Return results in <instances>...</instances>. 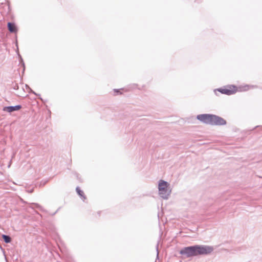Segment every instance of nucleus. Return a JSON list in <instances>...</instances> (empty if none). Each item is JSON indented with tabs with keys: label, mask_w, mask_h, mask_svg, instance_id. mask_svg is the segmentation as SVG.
I'll return each instance as SVG.
<instances>
[{
	"label": "nucleus",
	"mask_w": 262,
	"mask_h": 262,
	"mask_svg": "<svg viewBox=\"0 0 262 262\" xmlns=\"http://www.w3.org/2000/svg\"><path fill=\"white\" fill-rule=\"evenodd\" d=\"M2 238L3 240L5 242V243L8 244L11 243L12 239L9 235L6 234H2Z\"/></svg>",
	"instance_id": "6e6552de"
},
{
	"label": "nucleus",
	"mask_w": 262,
	"mask_h": 262,
	"mask_svg": "<svg viewBox=\"0 0 262 262\" xmlns=\"http://www.w3.org/2000/svg\"><path fill=\"white\" fill-rule=\"evenodd\" d=\"M250 87V85H246L244 86V91H247L249 90V88Z\"/></svg>",
	"instance_id": "2eb2a0df"
},
{
	"label": "nucleus",
	"mask_w": 262,
	"mask_h": 262,
	"mask_svg": "<svg viewBox=\"0 0 262 262\" xmlns=\"http://www.w3.org/2000/svg\"><path fill=\"white\" fill-rule=\"evenodd\" d=\"M46 183H47V181L44 182L43 183V185H45L46 184Z\"/></svg>",
	"instance_id": "a211bd4d"
},
{
	"label": "nucleus",
	"mask_w": 262,
	"mask_h": 262,
	"mask_svg": "<svg viewBox=\"0 0 262 262\" xmlns=\"http://www.w3.org/2000/svg\"><path fill=\"white\" fill-rule=\"evenodd\" d=\"M26 87L29 90V93H32V94H33L34 95H36V96H38L39 97V98L42 101H43V99H42V98L40 97V94H37L36 93H35L34 91H33L27 84H26Z\"/></svg>",
	"instance_id": "1a4fd4ad"
},
{
	"label": "nucleus",
	"mask_w": 262,
	"mask_h": 262,
	"mask_svg": "<svg viewBox=\"0 0 262 262\" xmlns=\"http://www.w3.org/2000/svg\"><path fill=\"white\" fill-rule=\"evenodd\" d=\"M76 175L77 178H78V173H76Z\"/></svg>",
	"instance_id": "6ab92c4d"
},
{
	"label": "nucleus",
	"mask_w": 262,
	"mask_h": 262,
	"mask_svg": "<svg viewBox=\"0 0 262 262\" xmlns=\"http://www.w3.org/2000/svg\"><path fill=\"white\" fill-rule=\"evenodd\" d=\"M121 90H122L121 89H114V93H115V95H119V94H121L122 93L120 92V91Z\"/></svg>",
	"instance_id": "ddd939ff"
},
{
	"label": "nucleus",
	"mask_w": 262,
	"mask_h": 262,
	"mask_svg": "<svg viewBox=\"0 0 262 262\" xmlns=\"http://www.w3.org/2000/svg\"><path fill=\"white\" fill-rule=\"evenodd\" d=\"M196 119L201 122L211 125H225L227 121L222 117L216 115L210 114H202L198 115Z\"/></svg>",
	"instance_id": "f03ea898"
},
{
	"label": "nucleus",
	"mask_w": 262,
	"mask_h": 262,
	"mask_svg": "<svg viewBox=\"0 0 262 262\" xmlns=\"http://www.w3.org/2000/svg\"><path fill=\"white\" fill-rule=\"evenodd\" d=\"M158 247H159V243H158V244H157V246H156V250H157V258H159V250H158Z\"/></svg>",
	"instance_id": "4468645a"
},
{
	"label": "nucleus",
	"mask_w": 262,
	"mask_h": 262,
	"mask_svg": "<svg viewBox=\"0 0 262 262\" xmlns=\"http://www.w3.org/2000/svg\"><path fill=\"white\" fill-rule=\"evenodd\" d=\"M59 208H58V209H57V210H56L54 213H53L52 214V216L54 215H55V214L58 212V211L59 210Z\"/></svg>",
	"instance_id": "dca6fc26"
},
{
	"label": "nucleus",
	"mask_w": 262,
	"mask_h": 262,
	"mask_svg": "<svg viewBox=\"0 0 262 262\" xmlns=\"http://www.w3.org/2000/svg\"><path fill=\"white\" fill-rule=\"evenodd\" d=\"M21 107L22 106L20 104L15 106H6L3 107V111L11 113L12 112L19 110L20 108H21Z\"/></svg>",
	"instance_id": "39448f33"
},
{
	"label": "nucleus",
	"mask_w": 262,
	"mask_h": 262,
	"mask_svg": "<svg viewBox=\"0 0 262 262\" xmlns=\"http://www.w3.org/2000/svg\"><path fill=\"white\" fill-rule=\"evenodd\" d=\"M31 204L32 205H34V207L38 209L39 210H40L41 211H45V210L43 209V208L41 205H40L39 204H38V203H31Z\"/></svg>",
	"instance_id": "9b49d317"
},
{
	"label": "nucleus",
	"mask_w": 262,
	"mask_h": 262,
	"mask_svg": "<svg viewBox=\"0 0 262 262\" xmlns=\"http://www.w3.org/2000/svg\"><path fill=\"white\" fill-rule=\"evenodd\" d=\"M18 55L19 57V63L21 64V66L23 67V73H24L25 72V62L23 60V58L21 57V56H20V55L18 53Z\"/></svg>",
	"instance_id": "9d476101"
},
{
	"label": "nucleus",
	"mask_w": 262,
	"mask_h": 262,
	"mask_svg": "<svg viewBox=\"0 0 262 262\" xmlns=\"http://www.w3.org/2000/svg\"><path fill=\"white\" fill-rule=\"evenodd\" d=\"M159 194L163 199L167 200L171 193L169 189V184L163 180H160L158 183Z\"/></svg>",
	"instance_id": "7ed1b4c3"
},
{
	"label": "nucleus",
	"mask_w": 262,
	"mask_h": 262,
	"mask_svg": "<svg viewBox=\"0 0 262 262\" xmlns=\"http://www.w3.org/2000/svg\"><path fill=\"white\" fill-rule=\"evenodd\" d=\"M7 28L11 33H16L18 31V28L14 22L9 21L7 23Z\"/></svg>",
	"instance_id": "423d86ee"
},
{
	"label": "nucleus",
	"mask_w": 262,
	"mask_h": 262,
	"mask_svg": "<svg viewBox=\"0 0 262 262\" xmlns=\"http://www.w3.org/2000/svg\"><path fill=\"white\" fill-rule=\"evenodd\" d=\"M217 92L222 94L229 96L235 94L237 92V87L234 85H229L214 90V94L216 95H217Z\"/></svg>",
	"instance_id": "20e7f679"
},
{
	"label": "nucleus",
	"mask_w": 262,
	"mask_h": 262,
	"mask_svg": "<svg viewBox=\"0 0 262 262\" xmlns=\"http://www.w3.org/2000/svg\"><path fill=\"white\" fill-rule=\"evenodd\" d=\"M76 191L77 193L81 197V198L84 201L86 199V196L84 194L83 191L80 189L79 187L76 188Z\"/></svg>",
	"instance_id": "0eeeda50"
},
{
	"label": "nucleus",
	"mask_w": 262,
	"mask_h": 262,
	"mask_svg": "<svg viewBox=\"0 0 262 262\" xmlns=\"http://www.w3.org/2000/svg\"><path fill=\"white\" fill-rule=\"evenodd\" d=\"M33 191V189H31L29 191V192L30 193H32V192Z\"/></svg>",
	"instance_id": "f3484780"
},
{
	"label": "nucleus",
	"mask_w": 262,
	"mask_h": 262,
	"mask_svg": "<svg viewBox=\"0 0 262 262\" xmlns=\"http://www.w3.org/2000/svg\"><path fill=\"white\" fill-rule=\"evenodd\" d=\"M213 249V247L211 246L194 245L182 248L179 253L184 258H189L209 254Z\"/></svg>",
	"instance_id": "f257e3e1"
},
{
	"label": "nucleus",
	"mask_w": 262,
	"mask_h": 262,
	"mask_svg": "<svg viewBox=\"0 0 262 262\" xmlns=\"http://www.w3.org/2000/svg\"><path fill=\"white\" fill-rule=\"evenodd\" d=\"M12 88L14 90H17L19 89V86L17 83H12Z\"/></svg>",
	"instance_id": "f8f14e48"
},
{
	"label": "nucleus",
	"mask_w": 262,
	"mask_h": 262,
	"mask_svg": "<svg viewBox=\"0 0 262 262\" xmlns=\"http://www.w3.org/2000/svg\"><path fill=\"white\" fill-rule=\"evenodd\" d=\"M259 127V126H256L253 128V129H254V128H256V127Z\"/></svg>",
	"instance_id": "aec40b11"
}]
</instances>
